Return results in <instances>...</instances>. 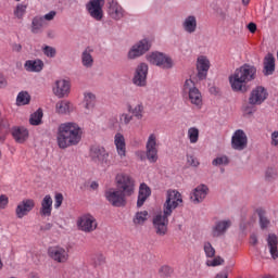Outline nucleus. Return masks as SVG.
<instances>
[{
    "label": "nucleus",
    "instance_id": "f257e3e1",
    "mask_svg": "<svg viewBox=\"0 0 278 278\" xmlns=\"http://www.w3.org/2000/svg\"><path fill=\"white\" fill-rule=\"evenodd\" d=\"M116 189H109L104 197L113 207H125L127 197H131L136 190V181L127 174H117L115 177Z\"/></svg>",
    "mask_w": 278,
    "mask_h": 278
},
{
    "label": "nucleus",
    "instance_id": "f03ea898",
    "mask_svg": "<svg viewBox=\"0 0 278 278\" xmlns=\"http://www.w3.org/2000/svg\"><path fill=\"white\" fill-rule=\"evenodd\" d=\"M229 84L232 92L247 94L251 90V84L257 79V67L255 65L244 63L239 68L235 70L233 74L229 76Z\"/></svg>",
    "mask_w": 278,
    "mask_h": 278
},
{
    "label": "nucleus",
    "instance_id": "7ed1b4c3",
    "mask_svg": "<svg viewBox=\"0 0 278 278\" xmlns=\"http://www.w3.org/2000/svg\"><path fill=\"white\" fill-rule=\"evenodd\" d=\"M56 142L60 149L76 147L81 142V127L74 122L63 123L59 126Z\"/></svg>",
    "mask_w": 278,
    "mask_h": 278
},
{
    "label": "nucleus",
    "instance_id": "20e7f679",
    "mask_svg": "<svg viewBox=\"0 0 278 278\" xmlns=\"http://www.w3.org/2000/svg\"><path fill=\"white\" fill-rule=\"evenodd\" d=\"M147 60L150 64L159 66V68H163L164 71H170L175 66L173 58L160 51L151 52L147 55Z\"/></svg>",
    "mask_w": 278,
    "mask_h": 278
},
{
    "label": "nucleus",
    "instance_id": "39448f33",
    "mask_svg": "<svg viewBox=\"0 0 278 278\" xmlns=\"http://www.w3.org/2000/svg\"><path fill=\"white\" fill-rule=\"evenodd\" d=\"M89 156L93 164L98 166H110V152L101 146H91L89 150Z\"/></svg>",
    "mask_w": 278,
    "mask_h": 278
},
{
    "label": "nucleus",
    "instance_id": "423d86ee",
    "mask_svg": "<svg viewBox=\"0 0 278 278\" xmlns=\"http://www.w3.org/2000/svg\"><path fill=\"white\" fill-rule=\"evenodd\" d=\"M151 47H153V42L149 38H143L131 46L127 53L128 60H138V58H142L144 53L151 51Z\"/></svg>",
    "mask_w": 278,
    "mask_h": 278
},
{
    "label": "nucleus",
    "instance_id": "0eeeda50",
    "mask_svg": "<svg viewBox=\"0 0 278 278\" xmlns=\"http://www.w3.org/2000/svg\"><path fill=\"white\" fill-rule=\"evenodd\" d=\"M184 203L181 194L177 190H167L166 201L163 204V211L165 215H173V210H177L178 205Z\"/></svg>",
    "mask_w": 278,
    "mask_h": 278
},
{
    "label": "nucleus",
    "instance_id": "6e6552de",
    "mask_svg": "<svg viewBox=\"0 0 278 278\" xmlns=\"http://www.w3.org/2000/svg\"><path fill=\"white\" fill-rule=\"evenodd\" d=\"M149 75V65L147 63H140L137 65L134 77L132 84L138 86V88H144L147 86V77Z\"/></svg>",
    "mask_w": 278,
    "mask_h": 278
},
{
    "label": "nucleus",
    "instance_id": "1a4fd4ad",
    "mask_svg": "<svg viewBox=\"0 0 278 278\" xmlns=\"http://www.w3.org/2000/svg\"><path fill=\"white\" fill-rule=\"evenodd\" d=\"M103 5H105V0H89L86 10L94 21H103Z\"/></svg>",
    "mask_w": 278,
    "mask_h": 278
},
{
    "label": "nucleus",
    "instance_id": "9d476101",
    "mask_svg": "<svg viewBox=\"0 0 278 278\" xmlns=\"http://www.w3.org/2000/svg\"><path fill=\"white\" fill-rule=\"evenodd\" d=\"M172 215H166L163 211V215L159 214L153 217V227L157 236H166L168 233V217Z\"/></svg>",
    "mask_w": 278,
    "mask_h": 278
},
{
    "label": "nucleus",
    "instance_id": "9b49d317",
    "mask_svg": "<svg viewBox=\"0 0 278 278\" xmlns=\"http://www.w3.org/2000/svg\"><path fill=\"white\" fill-rule=\"evenodd\" d=\"M266 99H268V90L263 86H257L250 92L248 103L250 105H262Z\"/></svg>",
    "mask_w": 278,
    "mask_h": 278
},
{
    "label": "nucleus",
    "instance_id": "f8f14e48",
    "mask_svg": "<svg viewBox=\"0 0 278 278\" xmlns=\"http://www.w3.org/2000/svg\"><path fill=\"white\" fill-rule=\"evenodd\" d=\"M249 144V138L247 137V132L242 129H238L233 132L231 138V148L235 151H244Z\"/></svg>",
    "mask_w": 278,
    "mask_h": 278
},
{
    "label": "nucleus",
    "instance_id": "ddd939ff",
    "mask_svg": "<svg viewBox=\"0 0 278 278\" xmlns=\"http://www.w3.org/2000/svg\"><path fill=\"white\" fill-rule=\"evenodd\" d=\"M157 139L155 137V134H151L148 138L147 144H146V155L147 160L151 164H155L157 162Z\"/></svg>",
    "mask_w": 278,
    "mask_h": 278
},
{
    "label": "nucleus",
    "instance_id": "4468645a",
    "mask_svg": "<svg viewBox=\"0 0 278 278\" xmlns=\"http://www.w3.org/2000/svg\"><path fill=\"white\" fill-rule=\"evenodd\" d=\"M77 225L80 231H85V233H91V231L97 229V219L90 214L83 215L78 218Z\"/></svg>",
    "mask_w": 278,
    "mask_h": 278
},
{
    "label": "nucleus",
    "instance_id": "2eb2a0df",
    "mask_svg": "<svg viewBox=\"0 0 278 278\" xmlns=\"http://www.w3.org/2000/svg\"><path fill=\"white\" fill-rule=\"evenodd\" d=\"M48 255L58 264H66L68 262V251L61 247H53L48 250Z\"/></svg>",
    "mask_w": 278,
    "mask_h": 278
},
{
    "label": "nucleus",
    "instance_id": "dca6fc26",
    "mask_svg": "<svg viewBox=\"0 0 278 278\" xmlns=\"http://www.w3.org/2000/svg\"><path fill=\"white\" fill-rule=\"evenodd\" d=\"M36 207V202L31 199H26L20 202L15 208V215L17 218H25L31 210Z\"/></svg>",
    "mask_w": 278,
    "mask_h": 278
},
{
    "label": "nucleus",
    "instance_id": "f3484780",
    "mask_svg": "<svg viewBox=\"0 0 278 278\" xmlns=\"http://www.w3.org/2000/svg\"><path fill=\"white\" fill-rule=\"evenodd\" d=\"M108 14L113 21H121L125 16V10L116 0H108Z\"/></svg>",
    "mask_w": 278,
    "mask_h": 278
},
{
    "label": "nucleus",
    "instance_id": "a211bd4d",
    "mask_svg": "<svg viewBox=\"0 0 278 278\" xmlns=\"http://www.w3.org/2000/svg\"><path fill=\"white\" fill-rule=\"evenodd\" d=\"M197 71H198V79L203 81V79H207V73L210 71V59L205 55H201L197 60Z\"/></svg>",
    "mask_w": 278,
    "mask_h": 278
},
{
    "label": "nucleus",
    "instance_id": "6ab92c4d",
    "mask_svg": "<svg viewBox=\"0 0 278 278\" xmlns=\"http://www.w3.org/2000/svg\"><path fill=\"white\" fill-rule=\"evenodd\" d=\"M208 192H210V188L207 187V185H203V184L199 185L192 190L190 194V199L194 204L203 203Z\"/></svg>",
    "mask_w": 278,
    "mask_h": 278
},
{
    "label": "nucleus",
    "instance_id": "aec40b11",
    "mask_svg": "<svg viewBox=\"0 0 278 278\" xmlns=\"http://www.w3.org/2000/svg\"><path fill=\"white\" fill-rule=\"evenodd\" d=\"M229 227H231L230 219L216 222L212 229L213 238H220V236H225L227 233V229H229Z\"/></svg>",
    "mask_w": 278,
    "mask_h": 278
},
{
    "label": "nucleus",
    "instance_id": "412c9836",
    "mask_svg": "<svg viewBox=\"0 0 278 278\" xmlns=\"http://www.w3.org/2000/svg\"><path fill=\"white\" fill-rule=\"evenodd\" d=\"M53 92L55 97H59V99H64V96L71 92V83L64 79L56 80L55 87L53 88Z\"/></svg>",
    "mask_w": 278,
    "mask_h": 278
},
{
    "label": "nucleus",
    "instance_id": "4be33fe9",
    "mask_svg": "<svg viewBox=\"0 0 278 278\" xmlns=\"http://www.w3.org/2000/svg\"><path fill=\"white\" fill-rule=\"evenodd\" d=\"M263 64V75L265 77H268L275 73V56L273 55V53H267V55L264 58Z\"/></svg>",
    "mask_w": 278,
    "mask_h": 278
},
{
    "label": "nucleus",
    "instance_id": "5701e85b",
    "mask_svg": "<svg viewBox=\"0 0 278 278\" xmlns=\"http://www.w3.org/2000/svg\"><path fill=\"white\" fill-rule=\"evenodd\" d=\"M25 71L27 73H40L45 68V62L42 60H27L24 64Z\"/></svg>",
    "mask_w": 278,
    "mask_h": 278
},
{
    "label": "nucleus",
    "instance_id": "b1692460",
    "mask_svg": "<svg viewBox=\"0 0 278 278\" xmlns=\"http://www.w3.org/2000/svg\"><path fill=\"white\" fill-rule=\"evenodd\" d=\"M51 212H53V199L47 194L41 201L39 214L41 216H51Z\"/></svg>",
    "mask_w": 278,
    "mask_h": 278
},
{
    "label": "nucleus",
    "instance_id": "393cba45",
    "mask_svg": "<svg viewBox=\"0 0 278 278\" xmlns=\"http://www.w3.org/2000/svg\"><path fill=\"white\" fill-rule=\"evenodd\" d=\"M12 136L15 141L23 144V142L29 138V131L25 127H15L12 129Z\"/></svg>",
    "mask_w": 278,
    "mask_h": 278
},
{
    "label": "nucleus",
    "instance_id": "a878e982",
    "mask_svg": "<svg viewBox=\"0 0 278 278\" xmlns=\"http://www.w3.org/2000/svg\"><path fill=\"white\" fill-rule=\"evenodd\" d=\"M182 28L187 34H194L197 31V16H187L182 23Z\"/></svg>",
    "mask_w": 278,
    "mask_h": 278
},
{
    "label": "nucleus",
    "instance_id": "bb28decb",
    "mask_svg": "<svg viewBox=\"0 0 278 278\" xmlns=\"http://www.w3.org/2000/svg\"><path fill=\"white\" fill-rule=\"evenodd\" d=\"M267 244H268L269 253H270L273 260H277V257H278V249H277L278 239H277V235H274V233L268 235Z\"/></svg>",
    "mask_w": 278,
    "mask_h": 278
},
{
    "label": "nucleus",
    "instance_id": "cd10ccee",
    "mask_svg": "<svg viewBox=\"0 0 278 278\" xmlns=\"http://www.w3.org/2000/svg\"><path fill=\"white\" fill-rule=\"evenodd\" d=\"M115 146H116L118 155L121 157H125V155H126L125 137L122 134L115 135Z\"/></svg>",
    "mask_w": 278,
    "mask_h": 278
},
{
    "label": "nucleus",
    "instance_id": "c85d7f7f",
    "mask_svg": "<svg viewBox=\"0 0 278 278\" xmlns=\"http://www.w3.org/2000/svg\"><path fill=\"white\" fill-rule=\"evenodd\" d=\"M45 27V17L35 16L31 21V34H40Z\"/></svg>",
    "mask_w": 278,
    "mask_h": 278
},
{
    "label": "nucleus",
    "instance_id": "c756f323",
    "mask_svg": "<svg viewBox=\"0 0 278 278\" xmlns=\"http://www.w3.org/2000/svg\"><path fill=\"white\" fill-rule=\"evenodd\" d=\"M188 94L193 105H201V103H203L201 91H199L197 87H193V89H190V91H188Z\"/></svg>",
    "mask_w": 278,
    "mask_h": 278
},
{
    "label": "nucleus",
    "instance_id": "7c9ffc66",
    "mask_svg": "<svg viewBox=\"0 0 278 278\" xmlns=\"http://www.w3.org/2000/svg\"><path fill=\"white\" fill-rule=\"evenodd\" d=\"M81 63L85 68H92L94 65V59L92 58V54H90V50L86 49L81 54Z\"/></svg>",
    "mask_w": 278,
    "mask_h": 278
},
{
    "label": "nucleus",
    "instance_id": "2f4dec72",
    "mask_svg": "<svg viewBox=\"0 0 278 278\" xmlns=\"http://www.w3.org/2000/svg\"><path fill=\"white\" fill-rule=\"evenodd\" d=\"M8 134H10V122L0 119V142H5Z\"/></svg>",
    "mask_w": 278,
    "mask_h": 278
},
{
    "label": "nucleus",
    "instance_id": "473e14b6",
    "mask_svg": "<svg viewBox=\"0 0 278 278\" xmlns=\"http://www.w3.org/2000/svg\"><path fill=\"white\" fill-rule=\"evenodd\" d=\"M85 108L86 110H93L97 103V96L92 92L85 93Z\"/></svg>",
    "mask_w": 278,
    "mask_h": 278
},
{
    "label": "nucleus",
    "instance_id": "72a5a7b5",
    "mask_svg": "<svg viewBox=\"0 0 278 278\" xmlns=\"http://www.w3.org/2000/svg\"><path fill=\"white\" fill-rule=\"evenodd\" d=\"M55 110L58 114H68L71 112V102L62 100L56 103Z\"/></svg>",
    "mask_w": 278,
    "mask_h": 278
},
{
    "label": "nucleus",
    "instance_id": "f704fd0d",
    "mask_svg": "<svg viewBox=\"0 0 278 278\" xmlns=\"http://www.w3.org/2000/svg\"><path fill=\"white\" fill-rule=\"evenodd\" d=\"M128 112L132 114L137 121H141L142 112H144V106L142 104H137L135 108L128 105Z\"/></svg>",
    "mask_w": 278,
    "mask_h": 278
},
{
    "label": "nucleus",
    "instance_id": "c9c22d12",
    "mask_svg": "<svg viewBox=\"0 0 278 278\" xmlns=\"http://www.w3.org/2000/svg\"><path fill=\"white\" fill-rule=\"evenodd\" d=\"M42 116H43L42 109H38L35 113L30 115V118H29L30 125H35V126L41 125Z\"/></svg>",
    "mask_w": 278,
    "mask_h": 278
},
{
    "label": "nucleus",
    "instance_id": "e433bc0d",
    "mask_svg": "<svg viewBox=\"0 0 278 278\" xmlns=\"http://www.w3.org/2000/svg\"><path fill=\"white\" fill-rule=\"evenodd\" d=\"M29 101H31V96L27 91H21L17 94L16 103L17 105H28Z\"/></svg>",
    "mask_w": 278,
    "mask_h": 278
},
{
    "label": "nucleus",
    "instance_id": "4c0bfd02",
    "mask_svg": "<svg viewBox=\"0 0 278 278\" xmlns=\"http://www.w3.org/2000/svg\"><path fill=\"white\" fill-rule=\"evenodd\" d=\"M147 216H149V212L147 211L137 212L132 223L135 225H144V223H147Z\"/></svg>",
    "mask_w": 278,
    "mask_h": 278
},
{
    "label": "nucleus",
    "instance_id": "58836bf2",
    "mask_svg": "<svg viewBox=\"0 0 278 278\" xmlns=\"http://www.w3.org/2000/svg\"><path fill=\"white\" fill-rule=\"evenodd\" d=\"M257 215L260 218L261 229H266L270 225V220L266 217V212H264V210H258Z\"/></svg>",
    "mask_w": 278,
    "mask_h": 278
},
{
    "label": "nucleus",
    "instance_id": "ea45409f",
    "mask_svg": "<svg viewBox=\"0 0 278 278\" xmlns=\"http://www.w3.org/2000/svg\"><path fill=\"white\" fill-rule=\"evenodd\" d=\"M188 138L191 144H197L199 142V128L191 127L188 129Z\"/></svg>",
    "mask_w": 278,
    "mask_h": 278
},
{
    "label": "nucleus",
    "instance_id": "a19ab883",
    "mask_svg": "<svg viewBox=\"0 0 278 278\" xmlns=\"http://www.w3.org/2000/svg\"><path fill=\"white\" fill-rule=\"evenodd\" d=\"M214 166H229V157L227 155L217 156L212 161Z\"/></svg>",
    "mask_w": 278,
    "mask_h": 278
},
{
    "label": "nucleus",
    "instance_id": "79ce46f5",
    "mask_svg": "<svg viewBox=\"0 0 278 278\" xmlns=\"http://www.w3.org/2000/svg\"><path fill=\"white\" fill-rule=\"evenodd\" d=\"M25 12H27V4L18 3L14 10V16H16V18H23Z\"/></svg>",
    "mask_w": 278,
    "mask_h": 278
},
{
    "label": "nucleus",
    "instance_id": "37998d69",
    "mask_svg": "<svg viewBox=\"0 0 278 278\" xmlns=\"http://www.w3.org/2000/svg\"><path fill=\"white\" fill-rule=\"evenodd\" d=\"M225 264V258L222 256H215L213 260L206 261V266L215 268L216 266H223Z\"/></svg>",
    "mask_w": 278,
    "mask_h": 278
},
{
    "label": "nucleus",
    "instance_id": "c03bdc74",
    "mask_svg": "<svg viewBox=\"0 0 278 278\" xmlns=\"http://www.w3.org/2000/svg\"><path fill=\"white\" fill-rule=\"evenodd\" d=\"M277 168L268 167L265 172V178L267 181H275L277 179Z\"/></svg>",
    "mask_w": 278,
    "mask_h": 278
},
{
    "label": "nucleus",
    "instance_id": "a18cd8bd",
    "mask_svg": "<svg viewBox=\"0 0 278 278\" xmlns=\"http://www.w3.org/2000/svg\"><path fill=\"white\" fill-rule=\"evenodd\" d=\"M204 253H205L206 257H215L216 249H214V247H212V243L205 242L204 243Z\"/></svg>",
    "mask_w": 278,
    "mask_h": 278
},
{
    "label": "nucleus",
    "instance_id": "49530a36",
    "mask_svg": "<svg viewBox=\"0 0 278 278\" xmlns=\"http://www.w3.org/2000/svg\"><path fill=\"white\" fill-rule=\"evenodd\" d=\"M134 121V116L127 113H123L119 115V126L129 125Z\"/></svg>",
    "mask_w": 278,
    "mask_h": 278
},
{
    "label": "nucleus",
    "instance_id": "de8ad7c7",
    "mask_svg": "<svg viewBox=\"0 0 278 278\" xmlns=\"http://www.w3.org/2000/svg\"><path fill=\"white\" fill-rule=\"evenodd\" d=\"M42 51L43 55H46L47 58H55V55L58 54V50H55V48L51 46L43 47Z\"/></svg>",
    "mask_w": 278,
    "mask_h": 278
},
{
    "label": "nucleus",
    "instance_id": "09e8293b",
    "mask_svg": "<svg viewBox=\"0 0 278 278\" xmlns=\"http://www.w3.org/2000/svg\"><path fill=\"white\" fill-rule=\"evenodd\" d=\"M139 194L141 197L150 198L151 197V188H149L147 184L142 182L139 187Z\"/></svg>",
    "mask_w": 278,
    "mask_h": 278
},
{
    "label": "nucleus",
    "instance_id": "8fccbe9b",
    "mask_svg": "<svg viewBox=\"0 0 278 278\" xmlns=\"http://www.w3.org/2000/svg\"><path fill=\"white\" fill-rule=\"evenodd\" d=\"M93 266L97 268V266H103L105 264V256L103 254H96L92 257Z\"/></svg>",
    "mask_w": 278,
    "mask_h": 278
},
{
    "label": "nucleus",
    "instance_id": "3c124183",
    "mask_svg": "<svg viewBox=\"0 0 278 278\" xmlns=\"http://www.w3.org/2000/svg\"><path fill=\"white\" fill-rule=\"evenodd\" d=\"M62 203H64V195L62 193H55V195H54V208L60 210V207H62Z\"/></svg>",
    "mask_w": 278,
    "mask_h": 278
},
{
    "label": "nucleus",
    "instance_id": "603ef678",
    "mask_svg": "<svg viewBox=\"0 0 278 278\" xmlns=\"http://www.w3.org/2000/svg\"><path fill=\"white\" fill-rule=\"evenodd\" d=\"M160 275L162 277H170V275H173V268H170V266H162L159 270Z\"/></svg>",
    "mask_w": 278,
    "mask_h": 278
},
{
    "label": "nucleus",
    "instance_id": "864d4df0",
    "mask_svg": "<svg viewBox=\"0 0 278 278\" xmlns=\"http://www.w3.org/2000/svg\"><path fill=\"white\" fill-rule=\"evenodd\" d=\"M255 105L257 104H247L244 108H243V112H245V114H249V116H251V114H255V112H257V109L255 108Z\"/></svg>",
    "mask_w": 278,
    "mask_h": 278
},
{
    "label": "nucleus",
    "instance_id": "5fc2aeb1",
    "mask_svg": "<svg viewBox=\"0 0 278 278\" xmlns=\"http://www.w3.org/2000/svg\"><path fill=\"white\" fill-rule=\"evenodd\" d=\"M187 164L197 168L199 166V160L192 155H187Z\"/></svg>",
    "mask_w": 278,
    "mask_h": 278
},
{
    "label": "nucleus",
    "instance_id": "6e6d98bb",
    "mask_svg": "<svg viewBox=\"0 0 278 278\" xmlns=\"http://www.w3.org/2000/svg\"><path fill=\"white\" fill-rule=\"evenodd\" d=\"M194 81L192 79H187L184 85L185 92H190V90H194Z\"/></svg>",
    "mask_w": 278,
    "mask_h": 278
},
{
    "label": "nucleus",
    "instance_id": "4d7b16f0",
    "mask_svg": "<svg viewBox=\"0 0 278 278\" xmlns=\"http://www.w3.org/2000/svg\"><path fill=\"white\" fill-rule=\"evenodd\" d=\"M9 202H10V200L8 199V195L1 194L0 195V210H5V207H8Z\"/></svg>",
    "mask_w": 278,
    "mask_h": 278
},
{
    "label": "nucleus",
    "instance_id": "13d9d810",
    "mask_svg": "<svg viewBox=\"0 0 278 278\" xmlns=\"http://www.w3.org/2000/svg\"><path fill=\"white\" fill-rule=\"evenodd\" d=\"M147 195H140L138 194V200H137V207H142L147 201Z\"/></svg>",
    "mask_w": 278,
    "mask_h": 278
},
{
    "label": "nucleus",
    "instance_id": "bf43d9fd",
    "mask_svg": "<svg viewBox=\"0 0 278 278\" xmlns=\"http://www.w3.org/2000/svg\"><path fill=\"white\" fill-rule=\"evenodd\" d=\"M271 146L273 147H278V130H275L271 134Z\"/></svg>",
    "mask_w": 278,
    "mask_h": 278
},
{
    "label": "nucleus",
    "instance_id": "052dcab7",
    "mask_svg": "<svg viewBox=\"0 0 278 278\" xmlns=\"http://www.w3.org/2000/svg\"><path fill=\"white\" fill-rule=\"evenodd\" d=\"M55 11H50L49 13H47L46 15L42 16L43 22L45 21H53V18H55Z\"/></svg>",
    "mask_w": 278,
    "mask_h": 278
},
{
    "label": "nucleus",
    "instance_id": "680f3d73",
    "mask_svg": "<svg viewBox=\"0 0 278 278\" xmlns=\"http://www.w3.org/2000/svg\"><path fill=\"white\" fill-rule=\"evenodd\" d=\"M248 29L251 34H255V31H257V25L251 22L250 24H248Z\"/></svg>",
    "mask_w": 278,
    "mask_h": 278
},
{
    "label": "nucleus",
    "instance_id": "e2e57ef3",
    "mask_svg": "<svg viewBox=\"0 0 278 278\" xmlns=\"http://www.w3.org/2000/svg\"><path fill=\"white\" fill-rule=\"evenodd\" d=\"M12 49L15 53H21V51H23V46L21 43H13Z\"/></svg>",
    "mask_w": 278,
    "mask_h": 278
},
{
    "label": "nucleus",
    "instance_id": "0e129e2a",
    "mask_svg": "<svg viewBox=\"0 0 278 278\" xmlns=\"http://www.w3.org/2000/svg\"><path fill=\"white\" fill-rule=\"evenodd\" d=\"M250 244H252V247H255L257 244V235L252 233L250 236Z\"/></svg>",
    "mask_w": 278,
    "mask_h": 278
},
{
    "label": "nucleus",
    "instance_id": "69168bd1",
    "mask_svg": "<svg viewBox=\"0 0 278 278\" xmlns=\"http://www.w3.org/2000/svg\"><path fill=\"white\" fill-rule=\"evenodd\" d=\"M5 86H8V80L0 74V88H5Z\"/></svg>",
    "mask_w": 278,
    "mask_h": 278
},
{
    "label": "nucleus",
    "instance_id": "338daca9",
    "mask_svg": "<svg viewBox=\"0 0 278 278\" xmlns=\"http://www.w3.org/2000/svg\"><path fill=\"white\" fill-rule=\"evenodd\" d=\"M53 228V224H51V223H48V224H46L45 226H41V231H50V229H52Z\"/></svg>",
    "mask_w": 278,
    "mask_h": 278
},
{
    "label": "nucleus",
    "instance_id": "774afa93",
    "mask_svg": "<svg viewBox=\"0 0 278 278\" xmlns=\"http://www.w3.org/2000/svg\"><path fill=\"white\" fill-rule=\"evenodd\" d=\"M215 278H229L227 274H217Z\"/></svg>",
    "mask_w": 278,
    "mask_h": 278
}]
</instances>
